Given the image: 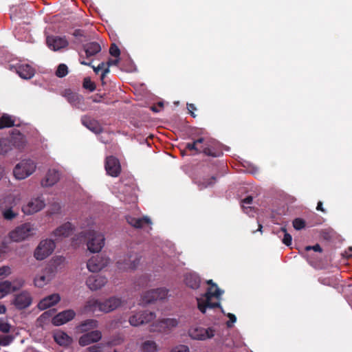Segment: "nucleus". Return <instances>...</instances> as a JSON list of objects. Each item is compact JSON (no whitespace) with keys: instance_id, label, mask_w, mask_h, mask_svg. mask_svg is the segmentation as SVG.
I'll return each instance as SVG.
<instances>
[{"instance_id":"f257e3e1","label":"nucleus","mask_w":352,"mask_h":352,"mask_svg":"<svg viewBox=\"0 0 352 352\" xmlns=\"http://www.w3.org/2000/svg\"><path fill=\"white\" fill-rule=\"evenodd\" d=\"M222 292L218 287L217 284L212 283V285L210 286L207 292L204 294V299L202 298H197V307L199 310L202 313L205 314L207 308L213 309L217 307H221L219 302H212L211 301L212 297L219 298Z\"/></svg>"},{"instance_id":"f03ea898","label":"nucleus","mask_w":352,"mask_h":352,"mask_svg":"<svg viewBox=\"0 0 352 352\" xmlns=\"http://www.w3.org/2000/svg\"><path fill=\"white\" fill-rule=\"evenodd\" d=\"M87 245L91 252H99L104 245V236L100 232L89 230L83 233Z\"/></svg>"},{"instance_id":"7ed1b4c3","label":"nucleus","mask_w":352,"mask_h":352,"mask_svg":"<svg viewBox=\"0 0 352 352\" xmlns=\"http://www.w3.org/2000/svg\"><path fill=\"white\" fill-rule=\"evenodd\" d=\"M11 144L20 148L22 146V134L19 129H14L10 133V139L0 140V154H6L11 150Z\"/></svg>"},{"instance_id":"20e7f679","label":"nucleus","mask_w":352,"mask_h":352,"mask_svg":"<svg viewBox=\"0 0 352 352\" xmlns=\"http://www.w3.org/2000/svg\"><path fill=\"white\" fill-rule=\"evenodd\" d=\"M55 243L52 239L42 240L34 250V257L42 261L52 254L55 249Z\"/></svg>"},{"instance_id":"39448f33","label":"nucleus","mask_w":352,"mask_h":352,"mask_svg":"<svg viewBox=\"0 0 352 352\" xmlns=\"http://www.w3.org/2000/svg\"><path fill=\"white\" fill-rule=\"evenodd\" d=\"M201 153L207 156L217 157L222 155L217 141L211 138H205L201 145Z\"/></svg>"},{"instance_id":"423d86ee","label":"nucleus","mask_w":352,"mask_h":352,"mask_svg":"<svg viewBox=\"0 0 352 352\" xmlns=\"http://www.w3.org/2000/svg\"><path fill=\"white\" fill-rule=\"evenodd\" d=\"M140 261V256L137 253L125 255L123 258L117 261V266L120 270H128L135 269Z\"/></svg>"},{"instance_id":"0eeeda50","label":"nucleus","mask_w":352,"mask_h":352,"mask_svg":"<svg viewBox=\"0 0 352 352\" xmlns=\"http://www.w3.org/2000/svg\"><path fill=\"white\" fill-rule=\"evenodd\" d=\"M155 314L153 311H144L138 312L129 318V323L132 326H139L143 324L148 323L155 318Z\"/></svg>"},{"instance_id":"6e6552de","label":"nucleus","mask_w":352,"mask_h":352,"mask_svg":"<svg viewBox=\"0 0 352 352\" xmlns=\"http://www.w3.org/2000/svg\"><path fill=\"white\" fill-rule=\"evenodd\" d=\"M178 322L175 318H164L153 323L149 331L151 332H166L173 327H175Z\"/></svg>"},{"instance_id":"1a4fd4ad","label":"nucleus","mask_w":352,"mask_h":352,"mask_svg":"<svg viewBox=\"0 0 352 352\" xmlns=\"http://www.w3.org/2000/svg\"><path fill=\"white\" fill-rule=\"evenodd\" d=\"M214 329L211 327L205 329L200 327H191L188 330L189 336L194 340H204L214 336Z\"/></svg>"},{"instance_id":"9d476101","label":"nucleus","mask_w":352,"mask_h":352,"mask_svg":"<svg viewBox=\"0 0 352 352\" xmlns=\"http://www.w3.org/2000/svg\"><path fill=\"white\" fill-rule=\"evenodd\" d=\"M55 270L54 267L49 265L45 267L41 274L34 278V285L38 287H43L47 285L54 276Z\"/></svg>"},{"instance_id":"9b49d317","label":"nucleus","mask_w":352,"mask_h":352,"mask_svg":"<svg viewBox=\"0 0 352 352\" xmlns=\"http://www.w3.org/2000/svg\"><path fill=\"white\" fill-rule=\"evenodd\" d=\"M168 294V290L165 288H157L146 292L142 296V302L148 304L157 300L164 299Z\"/></svg>"},{"instance_id":"f8f14e48","label":"nucleus","mask_w":352,"mask_h":352,"mask_svg":"<svg viewBox=\"0 0 352 352\" xmlns=\"http://www.w3.org/2000/svg\"><path fill=\"white\" fill-rule=\"evenodd\" d=\"M21 287L22 281L21 280H15L13 282L8 280L0 282V299L10 293L20 290Z\"/></svg>"},{"instance_id":"ddd939ff","label":"nucleus","mask_w":352,"mask_h":352,"mask_svg":"<svg viewBox=\"0 0 352 352\" xmlns=\"http://www.w3.org/2000/svg\"><path fill=\"white\" fill-rule=\"evenodd\" d=\"M109 259L104 256L96 255L92 256L87 262V269L92 272L100 271L102 268L107 265Z\"/></svg>"},{"instance_id":"4468645a","label":"nucleus","mask_w":352,"mask_h":352,"mask_svg":"<svg viewBox=\"0 0 352 352\" xmlns=\"http://www.w3.org/2000/svg\"><path fill=\"white\" fill-rule=\"evenodd\" d=\"M48 47L54 51H58L65 48L69 45L65 36H48L46 38Z\"/></svg>"},{"instance_id":"2eb2a0df","label":"nucleus","mask_w":352,"mask_h":352,"mask_svg":"<svg viewBox=\"0 0 352 352\" xmlns=\"http://www.w3.org/2000/svg\"><path fill=\"white\" fill-rule=\"evenodd\" d=\"M126 222L134 228L142 229L144 228L146 226H148L150 230L151 229V226L152 224V221L147 216L136 218L131 215H126Z\"/></svg>"},{"instance_id":"dca6fc26","label":"nucleus","mask_w":352,"mask_h":352,"mask_svg":"<svg viewBox=\"0 0 352 352\" xmlns=\"http://www.w3.org/2000/svg\"><path fill=\"white\" fill-rule=\"evenodd\" d=\"M102 338V333L98 330H93L81 336L78 340L80 346H87L91 343L97 342Z\"/></svg>"},{"instance_id":"f3484780","label":"nucleus","mask_w":352,"mask_h":352,"mask_svg":"<svg viewBox=\"0 0 352 352\" xmlns=\"http://www.w3.org/2000/svg\"><path fill=\"white\" fill-rule=\"evenodd\" d=\"M76 316V313L72 309L65 310L58 313L52 318V322L55 326H60L72 320Z\"/></svg>"},{"instance_id":"a211bd4d","label":"nucleus","mask_w":352,"mask_h":352,"mask_svg":"<svg viewBox=\"0 0 352 352\" xmlns=\"http://www.w3.org/2000/svg\"><path fill=\"white\" fill-rule=\"evenodd\" d=\"M45 206L44 199L41 197L33 198L28 202L25 208H23V214H31L41 210Z\"/></svg>"},{"instance_id":"6ab92c4d","label":"nucleus","mask_w":352,"mask_h":352,"mask_svg":"<svg viewBox=\"0 0 352 352\" xmlns=\"http://www.w3.org/2000/svg\"><path fill=\"white\" fill-rule=\"evenodd\" d=\"M105 169L108 175L112 177H118L120 173V165L118 160L113 156L106 158Z\"/></svg>"},{"instance_id":"aec40b11","label":"nucleus","mask_w":352,"mask_h":352,"mask_svg":"<svg viewBox=\"0 0 352 352\" xmlns=\"http://www.w3.org/2000/svg\"><path fill=\"white\" fill-rule=\"evenodd\" d=\"M107 283V278L100 275H91L86 280L87 287L91 290H98Z\"/></svg>"},{"instance_id":"412c9836","label":"nucleus","mask_w":352,"mask_h":352,"mask_svg":"<svg viewBox=\"0 0 352 352\" xmlns=\"http://www.w3.org/2000/svg\"><path fill=\"white\" fill-rule=\"evenodd\" d=\"M74 230V226L70 223L67 222L58 227L53 232L56 240H59L63 237H68Z\"/></svg>"},{"instance_id":"4be33fe9","label":"nucleus","mask_w":352,"mask_h":352,"mask_svg":"<svg viewBox=\"0 0 352 352\" xmlns=\"http://www.w3.org/2000/svg\"><path fill=\"white\" fill-rule=\"evenodd\" d=\"M121 304L122 300L120 298L111 297L109 299H107L104 301L101 302L102 312H111L117 309L118 307H119L121 305Z\"/></svg>"},{"instance_id":"5701e85b","label":"nucleus","mask_w":352,"mask_h":352,"mask_svg":"<svg viewBox=\"0 0 352 352\" xmlns=\"http://www.w3.org/2000/svg\"><path fill=\"white\" fill-rule=\"evenodd\" d=\"M60 300L58 294H52L43 298L38 304V307L41 310L46 309L57 304Z\"/></svg>"},{"instance_id":"b1692460","label":"nucleus","mask_w":352,"mask_h":352,"mask_svg":"<svg viewBox=\"0 0 352 352\" xmlns=\"http://www.w3.org/2000/svg\"><path fill=\"white\" fill-rule=\"evenodd\" d=\"M81 122L85 127L96 134H99L102 132L103 129L102 126L98 121L94 119L84 116L81 118Z\"/></svg>"},{"instance_id":"393cba45","label":"nucleus","mask_w":352,"mask_h":352,"mask_svg":"<svg viewBox=\"0 0 352 352\" xmlns=\"http://www.w3.org/2000/svg\"><path fill=\"white\" fill-rule=\"evenodd\" d=\"M60 179L59 172L55 169H50L45 177L41 181V185L44 187H49L54 185Z\"/></svg>"},{"instance_id":"a878e982","label":"nucleus","mask_w":352,"mask_h":352,"mask_svg":"<svg viewBox=\"0 0 352 352\" xmlns=\"http://www.w3.org/2000/svg\"><path fill=\"white\" fill-rule=\"evenodd\" d=\"M186 285L192 289H197L200 286V277L195 273H188L185 275Z\"/></svg>"},{"instance_id":"bb28decb","label":"nucleus","mask_w":352,"mask_h":352,"mask_svg":"<svg viewBox=\"0 0 352 352\" xmlns=\"http://www.w3.org/2000/svg\"><path fill=\"white\" fill-rule=\"evenodd\" d=\"M84 52L86 58L89 59L91 57L96 55L101 51V46L97 42H90L83 45Z\"/></svg>"},{"instance_id":"cd10ccee","label":"nucleus","mask_w":352,"mask_h":352,"mask_svg":"<svg viewBox=\"0 0 352 352\" xmlns=\"http://www.w3.org/2000/svg\"><path fill=\"white\" fill-rule=\"evenodd\" d=\"M54 339L58 344L63 346H67L73 342L72 338L62 331L56 332L54 334Z\"/></svg>"},{"instance_id":"c85d7f7f","label":"nucleus","mask_w":352,"mask_h":352,"mask_svg":"<svg viewBox=\"0 0 352 352\" xmlns=\"http://www.w3.org/2000/svg\"><path fill=\"white\" fill-rule=\"evenodd\" d=\"M67 99L71 104L78 109L81 108L82 105L84 104V98L82 96L70 91H67Z\"/></svg>"},{"instance_id":"c756f323","label":"nucleus","mask_w":352,"mask_h":352,"mask_svg":"<svg viewBox=\"0 0 352 352\" xmlns=\"http://www.w3.org/2000/svg\"><path fill=\"white\" fill-rule=\"evenodd\" d=\"M97 311H102L101 301L96 298L89 299L84 307V311L94 313Z\"/></svg>"},{"instance_id":"7c9ffc66","label":"nucleus","mask_w":352,"mask_h":352,"mask_svg":"<svg viewBox=\"0 0 352 352\" xmlns=\"http://www.w3.org/2000/svg\"><path fill=\"white\" fill-rule=\"evenodd\" d=\"M98 325V322L94 319H88L82 321L78 327V330L80 332H87L94 329Z\"/></svg>"},{"instance_id":"2f4dec72","label":"nucleus","mask_w":352,"mask_h":352,"mask_svg":"<svg viewBox=\"0 0 352 352\" xmlns=\"http://www.w3.org/2000/svg\"><path fill=\"white\" fill-rule=\"evenodd\" d=\"M36 163L32 160H23V179L32 175L36 170Z\"/></svg>"},{"instance_id":"473e14b6","label":"nucleus","mask_w":352,"mask_h":352,"mask_svg":"<svg viewBox=\"0 0 352 352\" xmlns=\"http://www.w3.org/2000/svg\"><path fill=\"white\" fill-rule=\"evenodd\" d=\"M204 142V138H200L193 141L188 142L185 146V149L188 151H195L197 153H201V145Z\"/></svg>"},{"instance_id":"72a5a7b5","label":"nucleus","mask_w":352,"mask_h":352,"mask_svg":"<svg viewBox=\"0 0 352 352\" xmlns=\"http://www.w3.org/2000/svg\"><path fill=\"white\" fill-rule=\"evenodd\" d=\"M79 61L81 65H88V66L91 67L96 74H98L100 70L103 71L104 69L106 67V63L104 62L100 63L97 67H94V65H91L92 60H91L89 62H87L85 60L82 54H80Z\"/></svg>"},{"instance_id":"f704fd0d","label":"nucleus","mask_w":352,"mask_h":352,"mask_svg":"<svg viewBox=\"0 0 352 352\" xmlns=\"http://www.w3.org/2000/svg\"><path fill=\"white\" fill-rule=\"evenodd\" d=\"M141 350L142 352H156L157 346L155 341L146 340L142 344Z\"/></svg>"},{"instance_id":"c9c22d12","label":"nucleus","mask_w":352,"mask_h":352,"mask_svg":"<svg viewBox=\"0 0 352 352\" xmlns=\"http://www.w3.org/2000/svg\"><path fill=\"white\" fill-rule=\"evenodd\" d=\"M14 125V120L12 116L4 114L0 118V129Z\"/></svg>"},{"instance_id":"e433bc0d","label":"nucleus","mask_w":352,"mask_h":352,"mask_svg":"<svg viewBox=\"0 0 352 352\" xmlns=\"http://www.w3.org/2000/svg\"><path fill=\"white\" fill-rule=\"evenodd\" d=\"M9 238L13 242L22 241V226H18L9 233Z\"/></svg>"},{"instance_id":"4c0bfd02","label":"nucleus","mask_w":352,"mask_h":352,"mask_svg":"<svg viewBox=\"0 0 352 352\" xmlns=\"http://www.w3.org/2000/svg\"><path fill=\"white\" fill-rule=\"evenodd\" d=\"M252 201L253 197L249 195L241 201V208L246 214H250L251 212L253 210V208L251 206H249V205L252 203Z\"/></svg>"},{"instance_id":"58836bf2","label":"nucleus","mask_w":352,"mask_h":352,"mask_svg":"<svg viewBox=\"0 0 352 352\" xmlns=\"http://www.w3.org/2000/svg\"><path fill=\"white\" fill-rule=\"evenodd\" d=\"M119 58L116 59H109L106 63V67L104 69L103 72L101 74L100 79L103 82L104 78L106 77L107 74L110 72L109 67L112 65H117L119 63Z\"/></svg>"},{"instance_id":"ea45409f","label":"nucleus","mask_w":352,"mask_h":352,"mask_svg":"<svg viewBox=\"0 0 352 352\" xmlns=\"http://www.w3.org/2000/svg\"><path fill=\"white\" fill-rule=\"evenodd\" d=\"M35 69L28 64L23 65V79H30L35 74Z\"/></svg>"},{"instance_id":"a19ab883","label":"nucleus","mask_w":352,"mask_h":352,"mask_svg":"<svg viewBox=\"0 0 352 352\" xmlns=\"http://www.w3.org/2000/svg\"><path fill=\"white\" fill-rule=\"evenodd\" d=\"M18 213L14 212L12 208H9L7 209H5L2 212V216L4 218V219L8 221H11L16 218L18 216Z\"/></svg>"},{"instance_id":"79ce46f5","label":"nucleus","mask_w":352,"mask_h":352,"mask_svg":"<svg viewBox=\"0 0 352 352\" xmlns=\"http://www.w3.org/2000/svg\"><path fill=\"white\" fill-rule=\"evenodd\" d=\"M68 74L67 66L63 63L58 66L56 75L59 78H63Z\"/></svg>"},{"instance_id":"37998d69","label":"nucleus","mask_w":352,"mask_h":352,"mask_svg":"<svg viewBox=\"0 0 352 352\" xmlns=\"http://www.w3.org/2000/svg\"><path fill=\"white\" fill-rule=\"evenodd\" d=\"M82 87L90 91H94L96 88V84L89 77L84 78Z\"/></svg>"},{"instance_id":"c03bdc74","label":"nucleus","mask_w":352,"mask_h":352,"mask_svg":"<svg viewBox=\"0 0 352 352\" xmlns=\"http://www.w3.org/2000/svg\"><path fill=\"white\" fill-rule=\"evenodd\" d=\"M292 224L294 229L300 230L305 227L306 222L301 218H296L293 220Z\"/></svg>"},{"instance_id":"a18cd8bd","label":"nucleus","mask_w":352,"mask_h":352,"mask_svg":"<svg viewBox=\"0 0 352 352\" xmlns=\"http://www.w3.org/2000/svg\"><path fill=\"white\" fill-rule=\"evenodd\" d=\"M280 231L283 232L284 234V237L282 240V242L287 246H289L292 244V237L291 234L287 232V229L285 227L281 228Z\"/></svg>"},{"instance_id":"49530a36","label":"nucleus","mask_w":352,"mask_h":352,"mask_svg":"<svg viewBox=\"0 0 352 352\" xmlns=\"http://www.w3.org/2000/svg\"><path fill=\"white\" fill-rule=\"evenodd\" d=\"M23 240L25 237H28L30 235H32L34 234V228H32V225L29 223H23Z\"/></svg>"},{"instance_id":"de8ad7c7","label":"nucleus","mask_w":352,"mask_h":352,"mask_svg":"<svg viewBox=\"0 0 352 352\" xmlns=\"http://www.w3.org/2000/svg\"><path fill=\"white\" fill-rule=\"evenodd\" d=\"M12 304L18 309H22V294L20 293L14 296V299L12 300Z\"/></svg>"},{"instance_id":"09e8293b","label":"nucleus","mask_w":352,"mask_h":352,"mask_svg":"<svg viewBox=\"0 0 352 352\" xmlns=\"http://www.w3.org/2000/svg\"><path fill=\"white\" fill-rule=\"evenodd\" d=\"M109 54L113 57L119 58L120 55V50L115 43H112L111 45L109 48Z\"/></svg>"},{"instance_id":"8fccbe9b","label":"nucleus","mask_w":352,"mask_h":352,"mask_svg":"<svg viewBox=\"0 0 352 352\" xmlns=\"http://www.w3.org/2000/svg\"><path fill=\"white\" fill-rule=\"evenodd\" d=\"M54 309L46 311L38 318V320L41 321L48 320L52 317V315L54 314Z\"/></svg>"},{"instance_id":"3c124183","label":"nucleus","mask_w":352,"mask_h":352,"mask_svg":"<svg viewBox=\"0 0 352 352\" xmlns=\"http://www.w3.org/2000/svg\"><path fill=\"white\" fill-rule=\"evenodd\" d=\"M216 181H217L216 177H214V176L211 177L207 181H204L203 182H201L199 184V186H201L200 189L212 186L216 182Z\"/></svg>"},{"instance_id":"603ef678","label":"nucleus","mask_w":352,"mask_h":352,"mask_svg":"<svg viewBox=\"0 0 352 352\" xmlns=\"http://www.w3.org/2000/svg\"><path fill=\"white\" fill-rule=\"evenodd\" d=\"M103 345L102 344H97L90 346L86 349V352H102Z\"/></svg>"},{"instance_id":"864d4df0","label":"nucleus","mask_w":352,"mask_h":352,"mask_svg":"<svg viewBox=\"0 0 352 352\" xmlns=\"http://www.w3.org/2000/svg\"><path fill=\"white\" fill-rule=\"evenodd\" d=\"M13 175L16 179L19 180L22 179V170L21 163L17 164L14 167L13 170Z\"/></svg>"},{"instance_id":"5fc2aeb1","label":"nucleus","mask_w":352,"mask_h":352,"mask_svg":"<svg viewBox=\"0 0 352 352\" xmlns=\"http://www.w3.org/2000/svg\"><path fill=\"white\" fill-rule=\"evenodd\" d=\"M11 274V269L8 266L0 267V278H5Z\"/></svg>"},{"instance_id":"6e6d98bb","label":"nucleus","mask_w":352,"mask_h":352,"mask_svg":"<svg viewBox=\"0 0 352 352\" xmlns=\"http://www.w3.org/2000/svg\"><path fill=\"white\" fill-rule=\"evenodd\" d=\"M10 329V325L6 322L0 320V331L3 333H8Z\"/></svg>"},{"instance_id":"4d7b16f0","label":"nucleus","mask_w":352,"mask_h":352,"mask_svg":"<svg viewBox=\"0 0 352 352\" xmlns=\"http://www.w3.org/2000/svg\"><path fill=\"white\" fill-rule=\"evenodd\" d=\"M12 341V338L8 336H0V346H7Z\"/></svg>"},{"instance_id":"13d9d810","label":"nucleus","mask_w":352,"mask_h":352,"mask_svg":"<svg viewBox=\"0 0 352 352\" xmlns=\"http://www.w3.org/2000/svg\"><path fill=\"white\" fill-rule=\"evenodd\" d=\"M170 352H190L189 349L186 345H179L173 348Z\"/></svg>"},{"instance_id":"bf43d9fd","label":"nucleus","mask_w":352,"mask_h":352,"mask_svg":"<svg viewBox=\"0 0 352 352\" xmlns=\"http://www.w3.org/2000/svg\"><path fill=\"white\" fill-rule=\"evenodd\" d=\"M228 317L229 318V320L226 322V325L228 327H232L233 323L236 321V317L234 314L230 313L228 314Z\"/></svg>"},{"instance_id":"052dcab7","label":"nucleus","mask_w":352,"mask_h":352,"mask_svg":"<svg viewBox=\"0 0 352 352\" xmlns=\"http://www.w3.org/2000/svg\"><path fill=\"white\" fill-rule=\"evenodd\" d=\"M32 303V299L29 295L23 292V309L30 306Z\"/></svg>"},{"instance_id":"680f3d73","label":"nucleus","mask_w":352,"mask_h":352,"mask_svg":"<svg viewBox=\"0 0 352 352\" xmlns=\"http://www.w3.org/2000/svg\"><path fill=\"white\" fill-rule=\"evenodd\" d=\"M19 7L17 6H12L11 8H10V19L11 20H16V18H18V13H17V10H18Z\"/></svg>"},{"instance_id":"e2e57ef3","label":"nucleus","mask_w":352,"mask_h":352,"mask_svg":"<svg viewBox=\"0 0 352 352\" xmlns=\"http://www.w3.org/2000/svg\"><path fill=\"white\" fill-rule=\"evenodd\" d=\"M13 34H14V37L17 40H19V41L21 40V38H22V36H21L22 34H21V27L15 28V29L13 31Z\"/></svg>"},{"instance_id":"0e129e2a","label":"nucleus","mask_w":352,"mask_h":352,"mask_svg":"<svg viewBox=\"0 0 352 352\" xmlns=\"http://www.w3.org/2000/svg\"><path fill=\"white\" fill-rule=\"evenodd\" d=\"M305 250L307 251L313 250L314 251L318 252H321L322 251V248L320 247V245L319 244H316L315 245H313V246H307L305 248Z\"/></svg>"},{"instance_id":"69168bd1","label":"nucleus","mask_w":352,"mask_h":352,"mask_svg":"<svg viewBox=\"0 0 352 352\" xmlns=\"http://www.w3.org/2000/svg\"><path fill=\"white\" fill-rule=\"evenodd\" d=\"M187 109H188L189 113H190V115L193 118H195L196 115L194 113V111H195L197 109V108L195 106V104H187Z\"/></svg>"},{"instance_id":"338daca9","label":"nucleus","mask_w":352,"mask_h":352,"mask_svg":"<svg viewBox=\"0 0 352 352\" xmlns=\"http://www.w3.org/2000/svg\"><path fill=\"white\" fill-rule=\"evenodd\" d=\"M103 96L99 94H96L94 96H92L91 97V99L92 100L93 102L99 103L102 102Z\"/></svg>"},{"instance_id":"774afa93","label":"nucleus","mask_w":352,"mask_h":352,"mask_svg":"<svg viewBox=\"0 0 352 352\" xmlns=\"http://www.w3.org/2000/svg\"><path fill=\"white\" fill-rule=\"evenodd\" d=\"M73 35L75 37L84 36V32L82 30L77 29L74 30V32H73Z\"/></svg>"}]
</instances>
